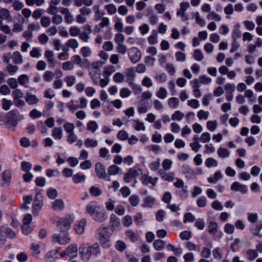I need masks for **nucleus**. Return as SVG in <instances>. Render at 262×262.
Instances as JSON below:
<instances>
[{
  "mask_svg": "<svg viewBox=\"0 0 262 262\" xmlns=\"http://www.w3.org/2000/svg\"><path fill=\"white\" fill-rule=\"evenodd\" d=\"M85 213L89 214L93 220L98 223H103L107 219L105 209L95 201L90 202L85 207Z\"/></svg>",
  "mask_w": 262,
  "mask_h": 262,
  "instance_id": "obj_1",
  "label": "nucleus"
},
{
  "mask_svg": "<svg viewBox=\"0 0 262 262\" xmlns=\"http://www.w3.org/2000/svg\"><path fill=\"white\" fill-rule=\"evenodd\" d=\"M45 57L47 58L50 67H54L55 65L54 54L52 51L47 50L45 52Z\"/></svg>",
  "mask_w": 262,
  "mask_h": 262,
  "instance_id": "obj_16",
  "label": "nucleus"
},
{
  "mask_svg": "<svg viewBox=\"0 0 262 262\" xmlns=\"http://www.w3.org/2000/svg\"><path fill=\"white\" fill-rule=\"evenodd\" d=\"M222 177L221 170H217L214 174L213 177H209L208 181L211 183H216L217 181Z\"/></svg>",
  "mask_w": 262,
  "mask_h": 262,
  "instance_id": "obj_29",
  "label": "nucleus"
},
{
  "mask_svg": "<svg viewBox=\"0 0 262 262\" xmlns=\"http://www.w3.org/2000/svg\"><path fill=\"white\" fill-rule=\"evenodd\" d=\"M64 204L61 199H57L52 203V207L54 210H61L64 208Z\"/></svg>",
  "mask_w": 262,
  "mask_h": 262,
  "instance_id": "obj_22",
  "label": "nucleus"
},
{
  "mask_svg": "<svg viewBox=\"0 0 262 262\" xmlns=\"http://www.w3.org/2000/svg\"><path fill=\"white\" fill-rule=\"evenodd\" d=\"M26 101L30 105L35 104L39 102V99L34 95L27 94Z\"/></svg>",
  "mask_w": 262,
  "mask_h": 262,
  "instance_id": "obj_27",
  "label": "nucleus"
},
{
  "mask_svg": "<svg viewBox=\"0 0 262 262\" xmlns=\"http://www.w3.org/2000/svg\"><path fill=\"white\" fill-rule=\"evenodd\" d=\"M43 205V195L41 192H37L33 204V214L37 216Z\"/></svg>",
  "mask_w": 262,
  "mask_h": 262,
  "instance_id": "obj_5",
  "label": "nucleus"
},
{
  "mask_svg": "<svg viewBox=\"0 0 262 262\" xmlns=\"http://www.w3.org/2000/svg\"><path fill=\"white\" fill-rule=\"evenodd\" d=\"M89 191L90 194L94 196H100L102 193V191L100 189L95 186H92L90 188Z\"/></svg>",
  "mask_w": 262,
  "mask_h": 262,
  "instance_id": "obj_39",
  "label": "nucleus"
},
{
  "mask_svg": "<svg viewBox=\"0 0 262 262\" xmlns=\"http://www.w3.org/2000/svg\"><path fill=\"white\" fill-rule=\"evenodd\" d=\"M104 9L110 15H113L117 12V8L113 4H110L105 5Z\"/></svg>",
  "mask_w": 262,
  "mask_h": 262,
  "instance_id": "obj_32",
  "label": "nucleus"
},
{
  "mask_svg": "<svg viewBox=\"0 0 262 262\" xmlns=\"http://www.w3.org/2000/svg\"><path fill=\"white\" fill-rule=\"evenodd\" d=\"M194 226L199 230H203L205 227V223L204 219L201 218L198 219L194 223Z\"/></svg>",
  "mask_w": 262,
  "mask_h": 262,
  "instance_id": "obj_43",
  "label": "nucleus"
},
{
  "mask_svg": "<svg viewBox=\"0 0 262 262\" xmlns=\"http://www.w3.org/2000/svg\"><path fill=\"white\" fill-rule=\"evenodd\" d=\"M80 53L81 54L82 56L84 58L90 57L92 54V51L91 49L88 47H83L80 49Z\"/></svg>",
  "mask_w": 262,
  "mask_h": 262,
  "instance_id": "obj_38",
  "label": "nucleus"
},
{
  "mask_svg": "<svg viewBox=\"0 0 262 262\" xmlns=\"http://www.w3.org/2000/svg\"><path fill=\"white\" fill-rule=\"evenodd\" d=\"M193 57L197 61H201L204 58L202 51L199 49H195L194 50Z\"/></svg>",
  "mask_w": 262,
  "mask_h": 262,
  "instance_id": "obj_64",
  "label": "nucleus"
},
{
  "mask_svg": "<svg viewBox=\"0 0 262 262\" xmlns=\"http://www.w3.org/2000/svg\"><path fill=\"white\" fill-rule=\"evenodd\" d=\"M47 194L50 199L53 200L57 196L58 193L56 189L54 188H49L47 192Z\"/></svg>",
  "mask_w": 262,
  "mask_h": 262,
  "instance_id": "obj_51",
  "label": "nucleus"
},
{
  "mask_svg": "<svg viewBox=\"0 0 262 262\" xmlns=\"http://www.w3.org/2000/svg\"><path fill=\"white\" fill-rule=\"evenodd\" d=\"M98 125L96 122L95 121H91L87 124V129L90 130L92 133H95V131L98 129Z\"/></svg>",
  "mask_w": 262,
  "mask_h": 262,
  "instance_id": "obj_37",
  "label": "nucleus"
},
{
  "mask_svg": "<svg viewBox=\"0 0 262 262\" xmlns=\"http://www.w3.org/2000/svg\"><path fill=\"white\" fill-rule=\"evenodd\" d=\"M86 224V220L82 219L80 221L76 222L75 224V230L77 234H82L84 231L85 226Z\"/></svg>",
  "mask_w": 262,
  "mask_h": 262,
  "instance_id": "obj_13",
  "label": "nucleus"
},
{
  "mask_svg": "<svg viewBox=\"0 0 262 262\" xmlns=\"http://www.w3.org/2000/svg\"><path fill=\"white\" fill-rule=\"evenodd\" d=\"M232 190L239 191L243 194L246 193L248 191V188L245 185L241 184L238 182H234L231 186Z\"/></svg>",
  "mask_w": 262,
  "mask_h": 262,
  "instance_id": "obj_12",
  "label": "nucleus"
},
{
  "mask_svg": "<svg viewBox=\"0 0 262 262\" xmlns=\"http://www.w3.org/2000/svg\"><path fill=\"white\" fill-rule=\"evenodd\" d=\"M205 165L208 167H210L212 166L216 167L217 165V161L212 158H208L205 161Z\"/></svg>",
  "mask_w": 262,
  "mask_h": 262,
  "instance_id": "obj_48",
  "label": "nucleus"
},
{
  "mask_svg": "<svg viewBox=\"0 0 262 262\" xmlns=\"http://www.w3.org/2000/svg\"><path fill=\"white\" fill-rule=\"evenodd\" d=\"M155 203V198H152L151 196H147L144 199V203L143 204V206L144 207H151L154 205Z\"/></svg>",
  "mask_w": 262,
  "mask_h": 262,
  "instance_id": "obj_28",
  "label": "nucleus"
},
{
  "mask_svg": "<svg viewBox=\"0 0 262 262\" xmlns=\"http://www.w3.org/2000/svg\"><path fill=\"white\" fill-rule=\"evenodd\" d=\"M7 69L10 75H13L17 71L18 67L17 66L9 63L7 67Z\"/></svg>",
  "mask_w": 262,
  "mask_h": 262,
  "instance_id": "obj_54",
  "label": "nucleus"
},
{
  "mask_svg": "<svg viewBox=\"0 0 262 262\" xmlns=\"http://www.w3.org/2000/svg\"><path fill=\"white\" fill-rule=\"evenodd\" d=\"M67 255L71 258L75 257L77 255V247L75 244L70 245L67 249Z\"/></svg>",
  "mask_w": 262,
  "mask_h": 262,
  "instance_id": "obj_17",
  "label": "nucleus"
},
{
  "mask_svg": "<svg viewBox=\"0 0 262 262\" xmlns=\"http://www.w3.org/2000/svg\"><path fill=\"white\" fill-rule=\"evenodd\" d=\"M57 226L60 231L66 232L70 228L71 222L69 219L62 217L59 220Z\"/></svg>",
  "mask_w": 262,
  "mask_h": 262,
  "instance_id": "obj_7",
  "label": "nucleus"
},
{
  "mask_svg": "<svg viewBox=\"0 0 262 262\" xmlns=\"http://www.w3.org/2000/svg\"><path fill=\"white\" fill-rule=\"evenodd\" d=\"M208 228V232L214 235L218 231V225L216 222H210L209 223Z\"/></svg>",
  "mask_w": 262,
  "mask_h": 262,
  "instance_id": "obj_24",
  "label": "nucleus"
},
{
  "mask_svg": "<svg viewBox=\"0 0 262 262\" xmlns=\"http://www.w3.org/2000/svg\"><path fill=\"white\" fill-rule=\"evenodd\" d=\"M161 178L164 181L171 182L174 180V174L173 173H166L162 170L159 171Z\"/></svg>",
  "mask_w": 262,
  "mask_h": 262,
  "instance_id": "obj_30",
  "label": "nucleus"
},
{
  "mask_svg": "<svg viewBox=\"0 0 262 262\" xmlns=\"http://www.w3.org/2000/svg\"><path fill=\"white\" fill-rule=\"evenodd\" d=\"M258 255L257 251L254 249H249L246 252L247 258L250 261L255 259Z\"/></svg>",
  "mask_w": 262,
  "mask_h": 262,
  "instance_id": "obj_26",
  "label": "nucleus"
},
{
  "mask_svg": "<svg viewBox=\"0 0 262 262\" xmlns=\"http://www.w3.org/2000/svg\"><path fill=\"white\" fill-rule=\"evenodd\" d=\"M98 144V142L96 140L91 138H87L84 141V145L86 147H95Z\"/></svg>",
  "mask_w": 262,
  "mask_h": 262,
  "instance_id": "obj_31",
  "label": "nucleus"
},
{
  "mask_svg": "<svg viewBox=\"0 0 262 262\" xmlns=\"http://www.w3.org/2000/svg\"><path fill=\"white\" fill-rule=\"evenodd\" d=\"M110 226L112 232L120 226V219L114 214H112L110 216Z\"/></svg>",
  "mask_w": 262,
  "mask_h": 262,
  "instance_id": "obj_11",
  "label": "nucleus"
},
{
  "mask_svg": "<svg viewBox=\"0 0 262 262\" xmlns=\"http://www.w3.org/2000/svg\"><path fill=\"white\" fill-rule=\"evenodd\" d=\"M121 169L116 165H112L109 166L107 169L108 173L110 175H116L119 172Z\"/></svg>",
  "mask_w": 262,
  "mask_h": 262,
  "instance_id": "obj_33",
  "label": "nucleus"
},
{
  "mask_svg": "<svg viewBox=\"0 0 262 262\" xmlns=\"http://www.w3.org/2000/svg\"><path fill=\"white\" fill-rule=\"evenodd\" d=\"M155 79L158 83H163L166 81L167 76L165 73L157 74L155 77Z\"/></svg>",
  "mask_w": 262,
  "mask_h": 262,
  "instance_id": "obj_47",
  "label": "nucleus"
},
{
  "mask_svg": "<svg viewBox=\"0 0 262 262\" xmlns=\"http://www.w3.org/2000/svg\"><path fill=\"white\" fill-rule=\"evenodd\" d=\"M133 223V219L131 216L126 215L123 219V225L124 227H128Z\"/></svg>",
  "mask_w": 262,
  "mask_h": 262,
  "instance_id": "obj_60",
  "label": "nucleus"
},
{
  "mask_svg": "<svg viewBox=\"0 0 262 262\" xmlns=\"http://www.w3.org/2000/svg\"><path fill=\"white\" fill-rule=\"evenodd\" d=\"M78 139L77 135L74 133L68 134L67 136V141L70 144H73Z\"/></svg>",
  "mask_w": 262,
  "mask_h": 262,
  "instance_id": "obj_56",
  "label": "nucleus"
},
{
  "mask_svg": "<svg viewBox=\"0 0 262 262\" xmlns=\"http://www.w3.org/2000/svg\"><path fill=\"white\" fill-rule=\"evenodd\" d=\"M142 181L143 184L144 185H148L150 183L152 186H155V183L154 182V181L152 180V178L147 174H144L142 177Z\"/></svg>",
  "mask_w": 262,
  "mask_h": 262,
  "instance_id": "obj_42",
  "label": "nucleus"
},
{
  "mask_svg": "<svg viewBox=\"0 0 262 262\" xmlns=\"http://www.w3.org/2000/svg\"><path fill=\"white\" fill-rule=\"evenodd\" d=\"M179 100L175 97L170 98L168 100V105L171 108H176L179 106Z\"/></svg>",
  "mask_w": 262,
  "mask_h": 262,
  "instance_id": "obj_49",
  "label": "nucleus"
},
{
  "mask_svg": "<svg viewBox=\"0 0 262 262\" xmlns=\"http://www.w3.org/2000/svg\"><path fill=\"white\" fill-rule=\"evenodd\" d=\"M1 18L2 19L7 20V21H11L12 18L10 14L9 11L6 9H2L0 11Z\"/></svg>",
  "mask_w": 262,
  "mask_h": 262,
  "instance_id": "obj_23",
  "label": "nucleus"
},
{
  "mask_svg": "<svg viewBox=\"0 0 262 262\" xmlns=\"http://www.w3.org/2000/svg\"><path fill=\"white\" fill-rule=\"evenodd\" d=\"M95 171L97 177L100 179H103L106 177V173L104 166L100 162L95 164Z\"/></svg>",
  "mask_w": 262,
  "mask_h": 262,
  "instance_id": "obj_10",
  "label": "nucleus"
},
{
  "mask_svg": "<svg viewBox=\"0 0 262 262\" xmlns=\"http://www.w3.org/2000/svg\"><path fill=\"white\" fill-rule=\"evenodd\" d=\"M207 18L208 19L214 20L216 21H219L221 20V17L214 11L211 12L207 15Z\"/></svg>",
  "mask_w": 262,
  "mask_h": 262,
  "instance_id": "obj_55",
  "label": "nucleus"
},
{
  "mask_svg": "<svg viewBox=\"0 0 262 262\" xmlns=\"http://www.w3.org/2000/svg\"><path fill=\"white\" fill-rule=\"evenodd\" d=\"M12 58L15 64H21L23 62V56L18 51H15L13 53Z\"/></svg>",
  "mask_w": 262,
  "mask_h": 262,
  "instance_id": "obj_20",
  "label": "nucleus"
},
{
  "mask_svg": "<svg viewBox=\"0 0 262 262\" xmlns=\"http://www.w3.org/2000/svg\"><path fill=\"white\" fill-rule=\"evenodd\" d=\"M64 80L67 82L68 86H72L76 82V77L73 75L67 76L64 78Z\"/></svg>",
  "mask_w": 262,
  "mask_h": 262,
  "instance_id": "obj_44",
  "label": "nucleus"
},
{
  "mask_svg": "<svg viewBox=\"0 0 262 262\" xmlns=\"http://www.w3.org/2000/svg\"><path fill=\"white\" fill-rule=\"evenodd\" d=\"M129 202L133 206H137L140 202V198L139 196L133 194L129 197Z\"/></svg>",
  "mask_w": 262,
  "mask_h": 262,
  "instance_id": "obj_36",
  "label": "nucleus"
},
{
  "mask_svg": "<svg viewBox=\"0 0 262 262\" xmlns=\"http://www.w3.org/2000/svg\"><path fill=\"white\" fill-rule=\"evenodd\" d=\"M54 73L50 71H46L43 75V80L46 82H51L54 77Z\"/></svg>",
  "mask_w": 262,
  "mask_h": 262,
  "instance_id": "obj_35",
  "label": "nucleus"
},
{
  "mask_svg": "<svg viewBox=\"0 0 262 262\" xmlns=\"http://www.w3.org/2000/svg\"><path fill=\"white\" fill-rule=\"evenodd\" d=\"M262 229V221H259L256 223H253L250 226V230L252 233L254 235H257L259 237H262V234H259V232Z\"/></svg>",
  "mask_w": 262,
  "mask_h": 262,
  "instance_id": "obj_9",
  "label": "nucleus"
},
{
  "mask_svg": "<svg viewBox=\"0 0 262 262\" xmlns=\"http://www.w3.org/2000/svg\"><path fill=\"white\" fill-rule=\"evenodd\" d=\"M2 179L4 183L2 185L3 187H7L9 185L11 180V173L10 170H6L2 173Z\"/></svg>",
  "mask_w": 262,
  "mask_h": 262,
  "instance_id": "obj_14",
  "label": "nucleus"
},
{
  "mask_svg": "<svg viewBox=\"0 0 262 262\" xmlns=\"http://www.w3.org/2000/svg\"><path fill=\"white\" fill-rule=\"evenodd\" d=\"M128 56L130 58V61L133 63H136L140 60L141 58V53L138 48L133 47L129 50Z\"/></svg>",
  "mask_w": 262,
  "mask_h": 262,
  "instance_id": "obj_6",
  "label": "nucleus"
},
{
  "mask_svg": "<svg viewBox=\"0 0 262 262\" xmlns=\"http://www.w3.org/2000/svg\"><path fill=\"white\" fill-rule=\"evenodd\" d=\"M58 252L59 249H53L46 254L45 258L49 261H55L57 259Z\"/></svg>",
  "mask_w": 262,
  "mask_h": 262,
  "instance_id": "obj_15",
  "label": "nucleus"
},
{
  "mask_svg": "<svg viewBox=\"0 0 262 262\" xmlns=\"http://www.w3.org/2000/svg\"><path fill=\"white\" fill-rule=\"evenodd\" d=\"M125 235L133 243L137 241L139 238L138 234L131 230L126 231L125 232Z\"/></svg>",
  "mask_w": 262,
  "mask_h": 262,
  "instance_id": "obj_19",
  "label": "nucleus"
},
{
  "mask_svg": "<svg viewBox=\"0 0 262 262\" xmlns=\"http://www.w3.org/2000/svg\"><path fill=\"white\" fill-rule=\"evenodd\" d=\"M234 229L233 225L227 223L225 225L224 230L227 234H232L234 231Z\"/></svg>",
  "mask_w": 262,
  "mask_h": 262,
  "instance_id": "obj_58",
  "label": "nucleus"
},
{
  "mask_svg": "<svg viewBox=\"0 0 262 262\" xmlns=\"http://www.w3.org/2000/svg\"><path fill=\"white\" fill-rule=\"evenodd\" d=\"M0 235L7 236L9 238H14L16 236L14 231L5 226H0Z\"/></svg>",
  "mask_w": 262,
  "mask_h": 262,
  "instance_id": "obj_8",
  "label": "nucleus"
},
{
  "mask_svg": "<svg viewBox=\"0 0 262 262\" xmlns=\"http://www.w3.org/2000/svg\"><path fill=\"white\" fill-rule=\"evenodd\" d=\"M195 218L194 215L190 212L186 213L184 215V220L183 222L184 223H187L188 222L192 223L194 221Z\"/></svg>",
  "mask_w": 262,
  "mask_h": 262,
  "instance_id": "obj_46",
  "label": "nucleus"
},
{
  "mask_svg": "<svg viewBox=\"0 0 262 262\" xmlns=\"http://www.w3.org/2000/svg\"><path fill=\"white\" fill-rule=\"evenodd\" d=\"M128 137V135L127 133L124 130H120L117 135V138L122 141L126 140Z\"/></svg>",
  "mask_w": 262,
  "mask_h": 262,
  "instance_id": "obj_62",
  "label": "nucleus"
},
{
  "mask_svg": "<svg viewBox=\"0 0 262 262\" xmlns=\"http://www.w3.org/2000/svg\"><path fill=\"white\" fill-rule=\"evenodd\" d=\"M79 253L81 256L86 259H89L91 257H97L101 255L100 244L95 243L92 245L79 248Z\"/></svg>",
  "mask_w": 262,
  "mask_h": 262,
  "instance_id": "obj_3",
  "label": "nucleus"
},
{
  "mask_svg": "<svg viewBox=\"0 0 262 262\" xmlns=\"http://www.w3.org/2000/svg\"><path fill=\"white\" fill-rule=\"evenodd\" d=\"M32 167L31 163L29 162L24 161L21 163V168L24 171L29 172Z\"/></svg>",
  "mask_w": 262,
  "mask_h": 262,
  "instance_id": "obj_52",
  "label": "nucleus"
},
{
  "mask_svg": "<svg viewBox=\"0 0 262 262\" xmlns=\"http://www.w3.org/2000/svg\"><path fill=\"white\" fill-rule=\"evenodd\" d=\"M211 139L210 134L208 132L203 133L200 138V141L202 143L208 142Z\"/></svg>",
  "mask_w": 262,
  "mask_h": 262,
  "instance_id": "obj_59",
  "label": "nucleus"
},
{
  "mask_svg": "<svg viewBox=\"0 0 262 262\" xmlns=\"http://www.w3.org/2000/svg\"><path fill=\"white\" fill-rule=\"evenodd\" d=\"M30 55L33 58H39L41 56L40 49L35 47L32 48Z\"/></svg>",
  "mask_w": 262,
  "mask_h": 262,
  "instance_id": "obj_57",
  "label": "nucleus"
},
{
  "mask_svg": "<svg viewBox=\"0 0 262 262\" xmlns=\"http://www.w3.org/2000/svg\"><path fill=\"white\" fill-rule=\"evenodd\" d=\"M116 68L114 66L109 65L104 67L103 74L107 77L110 76L113 73L115 72Z\"/></svg>",
  "mask_w": 262,
  "mask_h": 262,
  "instance_id": "obj_40",
  "label": "nucleus"
},
{
  "mask_svg": "<svg viewBox=\"0 0 262 262\" xmlns=\"http://www.w3.org/2000/svg\"><path fill=\"white\" fill-rule=\"evenodd\" d=\"M66 45L69 47L75 49L78 47L79 43L76 39L72 38L70 39L67 41V42L66 43Z\"/></svg>",
  "mask_w": 262,
  "mask_h": 262,
  "instance_id": "obj_50",
  "label": "nucleus"
},
{
  "mask_svg": "<svg viewBox=\"0 0 262 262\" xmlns=\"http://www.w3.org/2000/svg\"><path fill=\"white\" fill-rule=\"evenodd\" d=\"M69 234L64 231H61L59 234H54L52 236V242L60 245H66L70 242Z\"/></svg>",
  "mask_w": 262,
  "mask_h": 262,
  "instance_id": "obj_4",
  "label": "nucleus"
},
{
  "mask_svg": "<svg viewBox=\"0 0 262 262\" xmlns=\"http://www.w3.org/2000/svg\"><path fill=\"white\" fill-rule=\"evenodd\" d=\"M156 95L158 98L164 99L167 97V90L165 88L161 87L157 92Z\"/></svg>",
  "mask_w": 262,
  "mask_h": 262,
  "instance_id": "obj_45",
  "label": "nucleus"
},
{
  "mask_svg": "<svg viewBox=\"0 0 262 262\" xmlns=\"http://www.w3.org/2000/svg\"><path fill=\"white\" fill-rule=\"evenodd\" d=\"M166 245V243L161 239L155 240L153 243L155 249L157 251L163 250Z\"/></svg>",
  "mask_w": 262,
  "mask_h": 262,
  "instance_id": "obj_25",
  "label": "nucleus"
},
{
  "mask_svg": "<svg viewBox=\"0 0 262 262\" xmlns=\"http://www.w3.org/2000/svg\"><path fill=\"white\" fill-rule=\"evenodd\" d=\"M31 250L33 255L36 256L40 253L39 246L37 244H32L31 245Z\"/></svg>",
  "mask_w": 262,
  "mask_h": 262,
  "instance_id": "obj_63",
  "label": "nucleus"
},
{
  "mask_svg": "<svg viewBox=\"0 0 262 262\" xmlns=\"http://www.w3.org/2000/svg\"><path fill=\"white\" fill-rule=\"evenodd\" d=\"M52 136L55 140H60L62 137V129L61 127H54L52 130Z\"/></svg>",
  "mask_w": 262,
  "mask_h": 262,
  "instance_id": "obj_18",
  "label": "nucleus"
},
{
  "mask_svg": "<svg viewBox=\"0 0 262 262\" xmlns=\"http://www.w3.org/2000/svg\"><path fill=\"white\" fill-rule=\"evenodd\" d=\"M217 152L219 157L222 158L228 157L230 155V152L228 151L227 149L222 147H220L217 149Z\"/></svg>",
  "mask_w": 262,
  "mask_h": 262,
  "instance_id": "obj_34",
  "label": "nucleus"
},
{
  "mask_svg": "<svg viewBox=\"0 0 262 262\" xmlns=\"http://www.w3.org/2000/svg\"><path fill=\"white\" fill-rule=\"evenodd\" d=\"M85 179V176L80 172L74 174L72 177L73 181L76 184L84 182Z\"/></svg>",
  "mask_w": 262,
  "mask_h": 262,
  "instance_id": "obj_21",
  "label": "nucleus"
},
{
  "mask_svg": "<svg viewBox=\"0 0 262 262\" xmlns=\"http://www.w3.org/2000/svg\"><path fill=\"white\" fill-rule=\"evenodd\" d=\"M217 123L216 120L209 121L207 122V128L211 132H213L215 130L217 127Z\"/></svg>",
  "mask_w": 262,
  "mask_h": 262,
  "instance_id": "obj_53",
  "label": "nucleus"
},
{
  "mask_svg": "<svg viewBox=\"0 0 262 262\" xmlns=\"http://www.w3.org/2000/svg\"><path fill=\"white\" fill-rule=\"evenodd\" d=\"M112 233L109 231L107 227L102 225L96 230L95 236L103 248L108 249L111 246L110 237Z\"/></svg>",
  "mask_w": 262,
  "mask_h": 262,
  "instance_id": "obj_2",
  "label": "nucleus"
},
{
  "mask_svg": "<svg viewBox=\"0 0 262 262\" xmlns=\"http://www.w3.org/2000/svg\"><path fill=\"white\" fill-rule=\"evenodd\" d=\"M63 128L67 134L74 133L75 125L73 123L67 122L63 125Z\"/></svg>",
  "mask_w": 262,
  "mask_h": 262,
  "instance_id": "obj_41",
  "label": "nucleus"
},
{
  "mask_svg": "<svg viewBox=\"0 0 262 262\" xmlns=\"http://www.w3.org/2000/svg\"><path fill=\"white\" fill-rule=\"evenodd\" d=\"M192 237V232L189 230L181 232V239L188 241Z\"/></svg>",
  "mask_w": 262,
  "mask_h": 262,
  "instance_id": "obj_61",
  "label": "nucleus"
}]
</instances>
